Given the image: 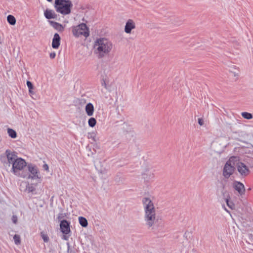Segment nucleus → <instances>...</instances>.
Wrapping results in <instances>:
<instances>
[{"instance_id": "42", "label": "nucleus", "mask_w": 253, "mask_h": 253, "mask_svg": "<svg viewBox=\"0 0 253 253\" xmlns=\"http://www.w3.org/2000/svg\"><path fill=\"white\" fill-rule=\"evenodd\" d=\"M67 246H68V250H69V248H70V244H69V243H67Z\"/></svg>"}, {"instance_id": "18", "label": "nucleus", "mask_w": 253, "mask_h": 253, "mask_svg": "<svg viewBox=\"0 0 253 253\" xmlns=\"http://www.w3.org/2000/svg\"><path fill=\"white\" fill-rule=\"evenodd\" d=\"M43 15L45 18L48 20L51 19H57V15L55 13V12L53 10L49 9L48 8L44 10Z\"/></svg>"}, {"instance_id": "21", "label": "nucleus", "mask_w": 253, "mask_h": 253, "mask_svg": "<svg viewBox=\"0 0 253 253\" xmlns=\"http://www.w3.org/2000/svg\"><path fill=\"white\" fill-rule=\"evenodd\" d=\"M85 241L86 243L87 244V246L88 247L89 246V244L92 246L94 244V237L91 235L85 234Z\"/></svg>"}, {"instance_id": "26", "label": "nucleus", "mask_w": 253, "mask_h": 253, "mask_svg": "<svg viewBox=\"0 0 253 253\" xmlns=\"http://www.w3.org/2000/svg\"><path fill=\"white\" fill-rule=\"evenodd\" d=\"M60 213L58 214L57 216V219L61 222V220H62V219L67 216L66 213H63L64 211V209L60 207L59 208Z\"/></svg>"}, {"instance_id": "32", "label": "nucleus", "mask_w": 253, "mask_h": 253, "mask_svg": "<svg viewBox=\"0 0 253 253\" xmlns=\"http://www.w3.org/2000/svg\"><path fill=\"white\" fill-rule=\"evenodd\" d=\"M26 84L29 89V92H31V89H34V85L32 83L29 81H27Z\"/></svg>"}, {"instance_id": "35", "label": "nucleus", "mask_w": 253, "mask_h": 253, "mask_svg": "<svg viewBox=\"0 0 253 253\" xmlns=\"http://www.w3.org/2000/svg\"><path fill=\"white\" fill-rule=\"evenodd\" d=\"M12 221L14 224L17 223V217L15 215H13L12 217Z\"/></svg>"}, {"instance_id": "6", "label": "nucleus", "mask_w": 253, "mask_h": 253, "mask_svg": "<svg viewBox=\"0 0 253 253\" xmlns=\"http://www.w3.org/2000/svg\"><path fill=\"white\" fill-rule=\"evenodd\" d=\"M5 156L0 157V161L5 168H9L18 158L16 153L7 149L5 152Z\"/></svg>"}, {"instance_id": "7", "label": "nucleus", "mask_w": 253, "mask_h": 253, "mask_svg": "<svg viewBox=\"0 0 253 253\" xmlns=\"http://www.w3.org/2000/svg\"><path fill=\"white\" fill-rule=\"evenodd\" d=\"M73 35L77 38L83 35L85 38L89 36V28L84 23H81L77 26H74L72 27Z\"/></svg>"}, {"instance_id": "38", "label": "nucleus", "mask_w": 253, "mask_h": 253, "mask_svg": "<svg viewBox=\"0 0 253 253\" xmlns=\"http://www.w3.org/2000/svg\"><path fill=\"white\" fill-rule=\"evenodd\" d=\"M198 123L200 126H203L204 125V120L202 118H198Z\"/></svg>"}, {"instance_id": "13", "label": "nucleus", "mask_w": 253, "mask_h": 253, "mask_svg": "<svg viewBox=\"0 0 253 253\" xmlns=\"http://www.w3.org/2000/svg\"><path fill=\"white\" fill-rule=\"evenodd\" d=\"M142 178L144 179V182L147 184L154 181V174L148 169H147L142 173Z\"/></svg>"}, {"instance_id": "39", "label": "nucleus", "mask_w": 253, "mask_h": 253, "mask_svg": "<svg viewBox=\"0 0 253 253\" xmlns=\"http://www.w3.org/2000/svg\"><path fill=\"white\" fill-rule=\"evenodd\" d=\"M56 56V53L55 52H51L49 54V57L51 59H54L55 58Z\"/></svg>"}, {"instance_id": "37", "label": "nucleus", "mask_w": 253, "mask_h": 253, "mask_svg": "<svg viewBox=\"0 0 253 253\" xmlns=\"http://www.w3.org/2000/svg\"><path fill=\"white\" fill-rule=\"evenodd\" d=\"M42 168L44 170L47 171H49V167H48V165L47 164H44L43 165V166H42Z\"/></svg>"}, {"instance_id": "30", "label": "nucleus", "mask_w": 253, "mask_h": 253, "mask_svg": "<svg viewBox=\"0 0 253 253\" xmlns=\"http://www.w3.org/2000/svg\"><path fill=\"white\" fill-rule=\"evenodd\" d=\"M40 235L44 242L47 243L49 241V238L47 234L45 233L44 231L41 232Z\"/></svg>"}, {"instance_id": "29", "label": "nucleus", "mask_w": 253, "mask_h": 253, "mask_svg": "<svg viewBox=\"0 0 253 253\" xmlns=\"http://www.w3.org/2000/svg\"><path fill=\"white\" fill-rule=\"evenodd\" d=\"M242 116L246 119L250 120L253 118V115L249 112H244L241 113Z\"/></svg>"}, {"instance_id": "41", "label": "nucleus", "mask_w": 253, "mask_h": 253, "mask_svg": "<svg viewBox=\"0 0 253 253\" xmlns=\"http://www.w3.org/2000/svg\"><path fill=\"white\" fill-rule=\"evenodd\" d=\"M33 89H31V92H29V94H30V95H33V94H34L35 93V92L33 91Z\"/></svg>"}, {"instance_id": "10", "label": "nucleus", "mask_w": 253, "mask_h": 253, "mask_svg": "<svg viewBox=\"0 0 253 253\" xmlns=\"http://www.w3.org/2000/svg\"><path fill=\"white\" fill-rule=\"evenodd\" d=\"M231 159L232 158L226 162L223 169V175L226 178H229L235 169V167L234 166V164L233 165L231 164Z\"/></svg>"}, {"instance_id": "25", "label": "nucleus", "mask_w": 253, "mask_h": 253, "mask_svg": "<svg viewBox=\"0 0 253 253\" xmlns=\"http://www.w3.org/2000/svg\"><path fill=\"white\" fill-rule=\"evenodd\" d=\"M7 22L11 25H14L16 24V20L15 17L12 15H8L7 16Z\"/></svg>"}, {"instance_id": "16", "label": "nucleus", "mask_w": 253, "mask_h": 253, "mask_svg": "<svg viewBox=\"0 0 253 253\" xmlns=\"http://www.w3.org/2000/svg\"><path fill=\"white\" fill-rule=\"evenodd\" d=\"M61 37L59 34L56 33L53 36L52 40V47L54 49H58L60 45Z\"/></svg>"}, {"instance_id": "40", "label": "nucleus", "mask_w": 253, "mask_h": 253, "mask_svg": "<svg viewBox=\"0 0 253 253\" xmlns=\"http://www.w3.org/2000/svg\"><path fill=\"white\" fill-rule=\"evenodd\" d=\"M236 66L235 65H233V67H231L229 70H236Z\"/></svg>"}, {"instance_id": "31", "label": "nucleus", "mask_w": 253, "mask_h": 253, "mask_svg": "<svg viewBox=\"0 0 253 253\" xmlns=\"http://www.w3.org/2000/svg\"><path fill=\"white\" fill-rule=\"evenodd\" d=\"M13 239L16 245H18L21 243V239L19 235L15 234L13 236Z\"/></svg>"}, {"instance_id": "15", "label": "nucleus", "mask_w": 253, "mask_h": 253, "mask_svg": "<svg viewBox=\"0 0 253 253\" xmlns=\"http://www.w3.org/2000/svg\"><path fill=\"white\" fill-rule=\"evenodd\" d=\"M222 195L225 199L227 206L231 210H234L235 209V205L234 202L230 200V196L229 192L227 191H224L222 192Z\"/></svg>"}, {"instance_id": "2", "label": "nucleus", "mask_w": 253, "mask_h": 253, "mask_svg": "<svg viewBox=\"0 0 253 253\" xmlns=\"http://www.w3.org/2000/svg\"><path fill=\"white\" fill-rule=\"evenodd\" d=\"M142 203L144 210V219L146 225L151 226L152 219L155 218L156 210L152 201L147 197H143L142 199Z\"/></svg>"}, {"instance_id": "43", "label": "nucleus", "mask_w": 253, "mask_h": 253, "mask_svg": "<svg viewBox=\"0 0 253 253\" xmlns=\"http://www.w3.org/2000/svg\"><path fill=\"white\" fill-rule=\"evenodd\" d=\"M48 2H51L53 0H46Z\"/></svg>"}, {"instance_id": "14", "label": "nucleus", "mask_w": 253, "mask_h": 253, "mask_svg": "<svg viewBox=\"0 0 253 253\" xmlns=\"http://www.w3.org/2000/svg\"><path fill=\"white\" fill-rule=\"evenodd\" d=\"M233 187L241 195H244L245 193L244 185L240 181H234L233 182Z\"/></svg>"}, {"instance_id": "23", "label": "nucleus", "mask_w": 253, "mask_h": 253, "mask_svg": "<svg viewBox=\"0 0 253 253\" xmlns=\"http://www.w3.org/2000/svg\"><path fill=\"white\" fill-rule=\"evenodd\" d=\"M35 186H36V184L34 183L29 184L28 183L26 186V190H27L29 193L34 194V192L36 191Z\"/></svg>"}, {"instance_id": "5", "label": "nucleus", "mask_w": 253, "mask_h": 253, "mask_svg": "<svg viewBox=\"0 0 253 253\" xmlns=\"http://www.w3.org/2000/svg\"><path fill=\"white\" fill-rule=\"evenodd\" d=\"M27 164L25 159L18 157L12 165L10 171L14 175L21 177V175L25 170Z\"/></svg>"}, {"instance_id": "34", "label": "nucleus", "mask_w": 253, "mask_h": 253, "mask_svg": "<svg viewBox=\"0 0 253 253\" xmlns=\"http://www.w3.org/2000/svg\"><path fill=\"white\" fill-rule=\"evenodd\" d=\"M118 148L127 149L128 148V144L127 143H120L118 144Z\"/></svg>"}, {"instance_id": "28", "label": "nucleus", "mask_w": 253, "mask_h": 253, "mask_svg": "<svg viewBox=\"0 0 253 253\" xmlns=\"http://www.w3.org/2000/svg\"><path fill=\"white\" fill-rule=\"evenodd\" d=\"M96 132L92 131L91 132H88L87 137L89 139H92L94 142H96L97 139H96Z\"/></svg>"}, {"instance_id": "1", "label": "nucleus", "mask_w": 253, "mask_h": 253, "mask_svg": "<svg viewBox=\"0 0 253 253\" xmlns=\"http://www.w3.org/2000/svg\"><path fill=\"white\" fill-rule=\"evenodd\" d=\"M94 48H95L94 54H96L99 59H100L111 51L112 44L106 38H99L95 41Z\"/></svg>"}, {"instance_id": "22", "label": "nucleus", "mask_w": 253, "mask_h": 253, "mask_svg": "<svg viewBox=\"0 0 253 253\" xmlns=\"http://www.w3.org/2000/svg\"><path fill=\"white\" fill-rule=\"evenodd\" d=\"M79 222L80 224L84 228L87 227L88 226V221L86 218L83 216L79 217Z\"/></svg>"}, {"instance_id": "20", "label": "nucleus", "mask_w": 253, "mask_h": 253, "mask_svg": "<svg viewBox=\"0 0 253 253\" xmlns=\"http://www.w3.org/2000/svg\"><path fill=\"white\" fill-rule=\"evenodd\" d=\"M85 111L86 114L88 116H92L94 111V108L93 105L90 102L87 103L85 107Z\"/></svg>"}, {"instance_id": "24", "label": "nucleus", "mask_w": 253, "mask_h": 253, "mask_svg": "<svg viewBox=\"0 0 253 253\" xmlns=\"http://www.w3.org/2000/svg\"><path fill=\"white\" fill-rule=\"evenodd\" d=\"M7 133L8 136L11 138H16L17 137L16 131L12 128H7Z\"/></svg>"}, {"instance_id": "12", "label": "nucleus", "mask_w": 253, "mask_h": 253, "mask_svg": "<svg viewBox=\"0 0 253 253\" xmlns=\"http://www.w3.org/2000/svg\"><path fill=\"white\" fill-rule=\"evenodd\" d=\"M236 168L238 171L243 177L247 176L250 172L248 167L243 162H237L236 164Z\"/></svg>"}, {"instance_id": "8", "label": "nucleus", "mask_w": 253, "mask_h": 253, "mask_svg": "<svg viewBox=\"0 0 253 253\" xmlns=\"http://www.w3.org/2000/svg\"><path fill=\"white\" fill-rule=\"evenodd\" d=\"M151 226L147 225L148 228L152 227L153 232L155 234L164 233L165 232V223L162 219H156V217L152 219Z\"/></svg>"}, {"instance_id": "11", "label": "nucleus", "mask_w": 253, "mask_h": 253, "mask_svg": "<svg viewBox=\"0 0 253 253\" xmlns=\"http://www.w3.org/2000/svg\"><path fill=\"white\" fill-rule=\"evenodd\" d=\"M121 130L122 133L127 137V135L128 134L129 136L130 137V139L131 137H134L135 132L132 125L128 124L127 122H124L122 125Z\"/></svg>"}, {"instance_id": "19", "label": "nucleus", "mask_w": 253, "mask_h": 253, "mask_svg": "<svg viewBox=\"0 0 253 253\" xmlns=\"http://www.w3.org/2000/svg\"><path fill=\"white\" fill-rule=\"evenodd\" d=\"M49 23L51 26H52L59 32H62L64 31V28L61 24L55 21L50 20L49 21Z\"/></svg>"}, {"instance_id": "44", "label": "nucleus", "mask_w": 253, "mask_h": 253, "mask_svg": "<svg viewBox=\"0 0 253 253\" xmlns=\"http://www.w3.org/2000/svg\"><path fill=\"white\" fill-rule=\"evenodd\" d=\"M226 211H227L228 212H229V211H228L226 209H225Z\"/></svg>"}, {"instance_id": "4", "label": "nucleus", "mask_w": 253, "mask_h": 253, "mask_svg": "<svg viewBox=\"0 0 253 253\" xmlns=\"http://www.w3.org/2000/svg\"><path fill=\"white\" fill-rule=\"evenodd\" d=\"M73 5L70 0H55L54 4L56 11L63 15L69 14Z\"/></svg>"}, {"instance_id": "17", "label": "nucleus", "mask_w": 253, "mask_h": 253, "mask_svg": "<svg viewBox=\"0 0 253 253\" xmlns=\"http://www.w3.org/2000/svg\"><path fill=\"white\" fill-rule=\"evenodd\" d=\"M135 28V24L131 19H128L125 26V32L127 34H130L132 30Z\"/></svg>"}, {"instance_id": "3", "label": "nucleus", "mask_w": 253, "mask_h": 253, "mask_svg": "<svg viewBox=\"0 0 253 253\" xmlns=\"http://www.w3.org/2000/svg\"><path fill=\"white\" fill-rule=\"evenodd\" d=\"M26 168L24 172L22 173L21 177L27 179H39L38 182H41V176H40V171L37 167L31 163L27 165Z\"/></svg>"}, {"instance_id": "9", "label": "nucleus", "mask_w": 253, "mask_h": 253, "mask_svg": "<svg viewBox=\"0 0 253 253\" xmlns=\"http://www.w3.org/2000/svg\"><path fill=\"white\" fill-rule=\"evenodd\" d=\"M70 224V221L66 219H63L62 220H61L60 223V231L63 234L62 239L66 241L68 240L70 236V235H67L69 234L71 232Z\"/></svg>"}, {"instance_id": "33", "label": "nucleus", "mask_w": 253, "mask_h": 253, "mask_svg": "<svg viewBox=\"0 0 253 253\" xmlns=\"http://www.w3.org/2000/svg\"><path fill=\"white\" fill-rule=\"evenodd\" d=\"M236 71L229 70V72L232 74V75L235 77H238L239 74V71L236 69Z\"/></svg>"}, {"instance_id": "27", "label": "nucleus", "mask_w": 253, "mask_h": 253, "mask_svg": "<svg viewBox=\"0 0 253 253\" xmlns=\"http://www.w3.org/2000/svg\"><path fill=\"white\" fill-rule=\"evenodd\" d=\"M96 120L94 118H90L88 120V124L89 126L93 127L96 125Z\"/></svg>"}, {"instance_id": "36", "label": "nucleus", "mask_w": 253, "mask_h": 253, "mask_svg": "<svg viewBox=\"0 0 253 253\" xmlns=\"http://www.w3.org/2000/svg\"><path fill=\"white\" fill-rule=\"evenodd\" d=\"M102 86H104L106 89H107V86L105 80L103 78L101 82Z\"/></svg>"}]
</instances>
